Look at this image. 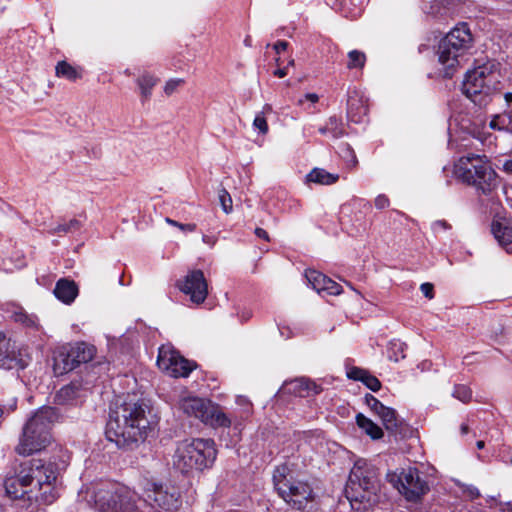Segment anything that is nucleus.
Listing matches in <instances>:
<instances>
[{
    "label": "nucleus",
    "mask_w": 512,
    "mask_h": 512,
    "mask_svg": "<svg viewBox=\"0 0 512 512\" xmlns=\"http://www.w3.org/2000/svg\"><path fill=\"white\" fill-rule=\"evenodd\" d=\"M60 467L56 462L47 463L40 459H32L21 464V469L15 477L5 480L6 493L13 499L27 498L49 505L59 496L57 478Z\"/></svg>",
    "instance_id": "nucleus-1"
},
{
    "label": "nucleus",
    "mask_w": 512,
    "mask_h": 512,
    "mask_svg": "<svg viewBox=\"0 0 512 512\" xmlns=\"http://www.w3.org/2000/svg\"><path fill=\"white\" fill-rule=\"evenodd\" d=\"M152 431L145 416V405L132 399H117L110 407L105 435L121 449H132Z\"/></svg>",
    "instance_id": "nucleus-2"
},
{
    "label": "nucleus",
    "mask_w": 512,
    "mask_h": 512,
    "mask_svg": "<svg viewBox=\"0 0 512 512\" xmlns=\"http://www.w3.org/2000/svg\"><path fill=\"white\" fill-rule=\"evenodd\" d=\"M380 480L374 465L364 459L355 462L344 494L353 510H367L379 502Z\"/></svg>",
    "instance_id": "nucleus-3"
},
{
    "label": "nucleus",
    "mask_w": 512,
    "mask_h": 512,
    "mask_svg": "<svg viewBox=\"0 0 512 512\" xmlns=\"http://www.w3.org/2000/svg\"><path fill=\"white\" fill-rule=\"evenodd\" d=\"M58 419L57 410L44 406L35 411L25 422L15 452L29 456L45 449L53 439L52 427Z\"/></svg>",
    "instance_id": "nucleus-4"
},
{
    "label": "nucleus",
    "mask_w": 512,
    "mask_h": 512,
    "mask_svg": "<svg viewBox=\"0 0 512 512\" xmlns=\"http://www.w3.org/2000/svg\"><path fill=\"white\" fill-rule=\"evenodd\" d=\"M216 457L217 450L213 439H186L177 445L173 465L181 473L203 471L213 466Z\"/></svg>",
    "instance_id": "nucleus-5"
},
{
    "label": "nucleus",
    "mask_w": 512,
    "mask_h": 512,
    "mask_svg": "<svg viewBox=\"0 0 512 512\" xmlns=\"http://www.w3.org/2000/svg\"><path fill=\"white\" fill-rule=\"evenodd\" d=\"M500 73L494 63H486L466 73L462 85L463 93L476 105L486 106L491 95L498 90Z\"/></svg>",
    "instance_id": "nucleus-6"
},
{
    "label": "nucleus",
    "mask_w": 512,
    "mask_h": 512,
    "mask_svg": "<svg viewBox=\"0 0 512 512\" xmlns=\"http://www.w3.org/2000/svg\"><path fill=\"white\" fill-rule=\"evenodd\" d=\"M458 177L484 195L489 194L496 186V172L485 155L468 154L462 156L456 165Z\"/></svg>",
    "instance_id": "nucleus-7"
},
{
    "label": "nucleus",
    "mask_w": 512,
    "mask_h": 512,
    "mask_svg": "<svg viewBox=\"0 0 512 512\" xmlns=\"http://www.w3.org/2000/svg\"><path fill=\"white\" fill-rule=\"evenodd\" d=\"M273 482L279 496L293 509L305 511L312 507L316 495L308 481L295 478L290 473L285 474L283 467L275 470Z\"/></svg>",
    "instance_id": "nucleus-8"
},
{
    "label": "nucleus",
    "mask_w": 512,
    "mask_h": 512,
    "mask_svg": "<svg viewBox=\"0 0 512 512\" xmlns=\"http://www.w3.org/2000/svg\"><path fill=\"white\" fill-rule=\"evenodd\" d=\"M137 495L128 487L105 484L94 492L95 508L99 512H138Z\"/></svg>",
    "instance_id": "nucleus-9"
},
{
    "label": "nucleus",
    "mask_w": 512,
    "mask_h": 512,
    "mask_svg": "<svg viewBox=\"0 0 512 512\" xmlns=\"http://www.w3.org/2000/svg\"><path fill=\"white\" fill-rule=\"evenodd\" d=\"M182 407L186 414L213 428H228L232 424V419L221 410L219 405L210 400L191 397L183 401Z\"/></svg>",
    "instance_id": "nucleus-10"
},
{
    "label": "nucleus",
    "mask_w": 512,
    "mask_h": 512,
    "mask_svg": "<svg viewBox=\"0 0 512 512\" xmlns=\"http://www.w3.org/2000/svg\"><path fill=\"white\" fill-rule=\"evenodd\" d=\"M95 352V347L85 342H76L61 347L54 356L53 369L55 374H65L74 370L80 364L91 361Z\"/></svg>",
    "instance_id": "nucleus-11"
},
{
    "label": "nucleus",
    "mask_w": 512,
    "mask_h": 512,
    "mask_svg": "<svg viewBox=\"0 0 512 512\" xmlns=\"http://www.w3.org/2000/svg\"><path fill=\"white\" fill-rule=\"evenodd\" d=\"M387 478L408 501H418L429 491L427 482L420 477L417 468L409 467L399 472L388 473Z\"/></svg>",
    "instance_id": "nucleus-12"
},
{
    "label": "nucleus",
    "mask_w": 512,
    "mask_h": 512,
    "mask_svg": "<svg viewBox=\"0 0 512 512\" xmlns=\"http://www.w3.org/2000/svg\"><path fill=\"white\" fill-rule=\"evenodd\" d=\"M162 365L165 372L174 378H186L197 368V363L184 358L170 344H162Z\"/></svg>",
    "instance_id": "nucleus-13"
},
{
    "label": "nucleus",
    "mask_w": 512,
    "mask_h": 512,
    "mask_svg": "<svg viewBox=\"0 0 512 512\" xmlns=\"http://www.w3.org/2000/svg\"><path fill=\"white\" fill-rule=\"evenodd\" d=\"M179 289L190 301L199 305L205 301L208 295V284L201 270H192L187 273L184 280L179 284Z\"/></svg>",
    "instance_id": "nucleus-14"
},
{
    "label": "nucleus",
    "mask_w": 512,
    "mask_h": 512,
    "mask_svg": "<svg viewBox=\"0 0 512 512\" xmlns=\"http://www.w3.org/2000/svg\"><path fill=\"white\" fill-rule=\"evenodd\" d=\"M26 366L27 362L22 358L15 343H12L3 332H0V368L19 370Z\"/></svg>",
    "instance_id": "nucleus-15"
},
{
    "label": "nucleus",
    "mask_w": 512,
    "mask_h": 512,
    "mask_svg": "<svg viewBox=\"0 0 512 512\" xmlns=\"http://www.w3.org/2000/svg\"><path fill=\"white\" fill-rule=\"evenodd\" d=\"M446 51L443 48V40L439 42L437 49L438 62L442 66V74L445 78H451L456 72L460 65L461 59L464 57L466 52L458 49L457 47H446Z\"/></svg>",
    "instance_id": "nucleus-16"
},
{
    "label": "nucleus",
    "mask_w": 512,
    "mask_h": 512,
    "mask_svg": "<svg viewBox=\"0 0 512 512\" xmlns=\"http://www.w3.org/2000/svg\"><path fill=\"white\" fill-rule=\"evenodd\" d=\"M443 48L457 47L458 49L467 53L472 46V34L467 23H460L455 26L447 35L442 39Z\"/></svg>",
    "instance_id": "nucleus-17"
},
{
    "label": "nucleus",
    "mask_w": 512,
    "mask_h": 512,
    "mask_svg": "<svg viewBox=\"0 0 512 512\" xmlns=\"http://www.w3.org/2000/svg\"><path fill=\"white\" fill-rule=\"evenodd\" d=\"M305 277L311 287L318 293L326 292L328 295H339L342 292L340 284L317 270L307 269Z\"/></svg>",
    "instance_id": "nucleus-18"
},
{
    "label": "nucleus",
    "mask_w": 512,
    "mask_h": 512,
    "mask_svg": "<svg viewBox=\"0 0 512 512\" xmlns=\"http://www.w3.org/2000/svg\"><path fill=\"white\" fill-rule=\"evenodd\" d=\"M7 317L16 323L30 329H39L38 318L34 314H28L22 307L16 304H7L5 308Z\"/></svg>",
    "instance_id": "nucleus-19"
},
{
    "label": "nucleus",
    "mask_w": 512,
    "mask_h": 512,
    "mask_svg": "<svg viewBox=\"0 0 512 512\" xmlns=\"http://www.w3.org/2000/svg\"><path fill=\"white\" fill-rule=\"evenodd\" d=\"M55 297L65 304H71L78 296L77 284L68 278H61L56 282L54 288Z\"/></svg>",
    "instance_id": "nucleus-20"
},
{
    "label": "nucleus",
    "mask_w": 512,
    "mask_h": 512,
    "mask_svg": "<svg viewBox=\"0 0 512 512\" xmlns=\"http://www.w3.org/2000/svg\"><path fill=\"white\" fill-rule=\"evenodd\" d=\"M347 377L349 379L361 381L373 392H376L381 388V382L378 380V378L370 374V372L366 369L352 367L347 371Z\"/></svg>",
    "instance_id": "nucleus-21"
},
{
    "label": "nucleus",
    "mask_w": 512,
    "mask_h": 512,
    "mask_svg": "<svg viewBox=\"0 0 512 512\" xmlns=\"http://www.w3.org/2000/svg\"><path fill=\"white\" fill-rule=\"evenodd\" d=\"M368 113V107L357 94L350 95L347 100V114L352 122L361 123Z\"/></svg>",
    "instance_id": "nucleus-22"
},
{
    "label": "nucleus",
    "mask_w": 512,
    "mask_h": 512,
    "mask_svg": "<svg viewBox=\"0 0 512 512\" xmlns=\"http://www.w3.org/2000/svg\"><path fill=\"white\" fill-rule=\"evenodd\" d=\"M143 501L153 510L160 512V503L158 502V494L160 486L157 482L144 479L143 483Z\"/></svg>",
    "instance_id": "nucleus-23"
},
{
    "label": "nucleus",
    "mask_w": 512,
    "mask_h": 512,
    "mask_svg": "<svg viewBox=\"0 0 512 512\" xmlns=\"http://www.w3.org/2000/svg\"><path fill=\"white\" fill-rule=\"evenodd\" d=\"M491 231L498 241V243L510 252V245L512 244V226L508 223L493 222Z\"/></svg>",
    "instance_id": "nucleus-24"
},
{
    "label": "nucleus",
    "mask_w": 512,
    "mask_h": 512,
    "mask_svg": "<svg viewBox=\"0 0 512 512\" xmlns=\"http://www.w3.org/2000/svg\"><path fill=\"white\" fill-rule=\"evenodd\" d=\"M377 416L381 419L385 429L389 432H397L402 423L398 418L396 410L385 405L381 408Z\"/></svg>",
    "instance_id": "nucleus-25"
},
{
    "label": "nucleus",
    "mask_w": 512,
    "mask_h": 512,
    "mask_svg": "<svg viewBox=\"0 0 512 512\" xmlns=\"http://www.w3.org/2000/svg\"><path fill=\"white\" fill-rule=\"evenodd\" d=\"M306 180L320 185H331L339 180V174L330 173L323 168H314L307 174Z\"/></svg>",
    "instance_id": "nucleus-26"
},
{
    "label": "nucleus",
    "mask_w": 512,
    "mask_h": 512,
    "mask_svg": "<svg viewBox=\"0 0 512 512\" xmlns=\"http://www.w3.org/2000/svg\"><path fill=\"white\" fill-rule=\"evenodd\" d=\"M356 423L373 440L380 439L384 435L382 429L362 413L356 415Z\"/></svg>",
    "instance_id": "nucleus-27"
},
{
    "label": "nucleus",
    "mask_w": 512,
    "mask_h": 512,
    "mask_svg": "<svg viewBox=\"0 0 512 512\" xmlns=\"http://www.w3.org/2000/svg\"><path fill=\"white\" fill-rule=\"evenodd\" d=\"M319 133L329 135L335 139L344 136L345 128L341 118L337 116L329 117L325 125L319 128Z\"/></svg>",
    "instance_id": "nucleus-28"
},
{
    "label": "nucleus",
    "mask_w": 512,
    "mask_h": 512,
    "mask_svg": "<svg viewBox=\"0 0 512 512\" xmlns=\"http://www.w3.org/2000/svg\"><path fill=\"white\" fill-rule=\"evenodd\" d=\"M290 385V390L300 397L308 396L310 391L314 394H318L321 391V388L318 385L306 378L296 379L292 381Z\"/></svg>",
    "instance_id": "nucleus-29"
},
{
    "label": "nucleus",
    "mask_w": 512,
    "mask_h": 512,
    "mask_svg": "<svg viewBox=\"0 0 512 512\" xmlns=\"http://www.w3.org/2000/svg\"><path fill=\"white\" fill-rule=\"evenodd\" d=\"M181 503L180 491L177 488L173 487L171 491L162 493V509L173 512L178 510Z\"/></svg>",
    "instance_id": "nucleus-30"
},
{
    "label": "nucleus",
    "mask_w": 512,
    "mask_h": 512,
    "mask_svg": "<svg viewBox=\"0 0 512 512\" xmlns=\"http://www.w3.org/2000/svg\"><path fill=\"white\" fill-rule=\"evenodd\" d=\"M137 84L140 89L141 100L144 103L150 98L152 90L157 84V78L144 73L138 78Z\"/></svg>",
    "instance_id": "nucleus-31"
},
{
    "label": "nucleus",
    "mask_w": 512,
    "mask_h": 512,
    "mask_svg": "<svg viewBox=\"0 0 512 512\" xmlns=\"http://www.w3.org/2000/svg\"><path fill=\"white\" fill-rule=\"evenodd\" d=\"M407 345L397 339L391 340L387 347V357L389 360L399 362L406 357Z\"/></svg>",
    "instance_id": "nucleus-32"
},
{
    "label": "nucleus",
    "mask_w": 512,
    "mask_h": 512,
    "mask_svg": "<svg viewBox=\"0 0 512 512\" xmlns=\"http://www.w3.org/2000/svg\"><path fill=\"white\" fill-rule=\"evenodd\" d=\"M56 75L70 81H75L81 77V74L77 71V69L66 61L58 62L56 65Z\"/></svg>",
    "instance_id": "nucleus-33"
},
{
    "label": "nucleus",
    "mask_w": 512,
    "mask_h": 512,
    "mask_svg": "<svg viewBox=\"0 0 512 512\" xmlns=\"http://www.w3.org/2000/svg\"><path fill=\"white\" fill-rule=\"evenodd\" d=\"M81 228V223L77 219H71L67 223H61L56 225L55 227L48 230V233L51 235L61 234V233H71L79 230Z\"/></svg>",
    "instance_id": "nucleus-34"
},
{
    "label": "nucleus",
    "mask_w": 512,
    "mask_h": 512,
    "mask_svg": "<svg viewBox=\"0 0 512 512\" xmlns=\"http://www.w3.org/2000/svg\"><path fill=\"white\" fill-rule=\"evenodd\" d=\"M366 63V55L359 50H352L348 53V69H362Z\"/></svg>",
    "instance_id": "nucleus-35"
},
{
    "label": "nucleus",
    "mask_w": 512,
    "mask_h": 512,
    "mask_svg": "<svg viewBox=\"0 0 512 512\" xmlns=\"http://www.w3.org/2000/svg\"><path fill=\"white\" fill-rule=\"evenodd\" d=\"M452 395L461 402L468 403L472 398V391L467 385L458 384L455 385Z\"/></svg>",
    "instance_id": "nucleus-36"
},
{
    "label": "nucleus",
    "mask_w": 512,
    "mask_h": 512,
    "mask_svg": "<svg viewBox=\"0 0 512 512\" xmlns=\"http://www.w3.org/2000/svg\"><path fill=\"white\" fill-rule=\"evenodd\" d=\"M77 394V390L73 385H68L60 389L56 398L59 403H66L72 400Z\"/></svg>",
    "instance_id": "nucleus-37"
},
{
    "label": "nucleus",
    "mask_w": 512,
    "mask_h": 512,
    "mask_svg": "<svg viewBox=\"0 0 512 512\" xmlns=\"http://www.w3.org/2000/svg\"><path fill=\"white\" fill-rule=\"evenodd\" d=\"M186 81L183 78H171L164 85V92L170 96L183 87Z\"/></svg>",
    "instance_id": "nucleus-38"
},
{
    "label": "nucleus",
    "mask_w": 512,
    "mask_h": 512,
    "mask_svg": "<svg viewBox=\"0 0 512 512\" xmlns=\"http://www.w3.org/2000/svg\"><path fill=\"white\" fill-rule=\"evenodd\" d=\"M219 201L226 214L232 212V198L226 189H221L219 191Z\"/></svg>",
    "instance_id": "nucleus-39"
},
{
    "label": "nucleus",
    "mask_w": 512,
    "mask_h": 512,
    "mask_svg": "<svg viewBox=\"0 0 512 512\" xmlns=\"http://www.w3.org/2000/svg\"><path fill=\"white\" fill-rule=\"evenodd\" d=\"M364 402L376 415H378L381 408L384 406V404H382L376 397L369 393L365 395Z\"/></svg>",
    "instance_id": "nucleus-40"
},
{
    "label": "nucleus",
    "mask_w": 512,
    "mask_h": 512,
    "mask_svg": "<svg viewBox=\"0 0 512 512\" xmlns=\"http://www.w3.org/2000/svg\"><path fill=\"white\" fill-rule=\"evenodd\" d=\"M165 222L169 225L177 227L183 233L194 232L197 228L196 224H194V223L183 224V223H179L169 217L165 218Z\"/></svg>",
    "instance_id": "nucleus-41"
},
{
    "label": "nucleus",
    "mask_w": 512,
    "mask_h": 512,
    "mask_svg": "<svg viewBox=\"0 0 512 512\" xmlns=\"http://www.w3.org/2000/svg\"><path fill=\"white\" fill-rule=\"evenodd\" d=\"M253 126L257 129L261 134H266L268 132V124L266 117L263 114H256Z\"/></svg>",
    "instance_id": "nucleus-42"
},
{
    "label": "nucleus",
    "mask_w": 512,
    "mask_h": 512,
    "mask_svg": "<svg viewBox=\"0 0 512 512\" xmlns=\"http://www.w3.org/2000/svg\"><path fill=\"white\" fill-rule=\"evenodd\" d=\"M236 403L243 407V414L245 417H248L251 413L252 404L250 401L244 396H238L236 399Z\"/></svg>",
    "instance_id": "nucleus-43"
},
{
    "label": "nucleus",
    "mask_w": 512,
    "mask_h": 512,
    "mask_svg": "<svg viewBox=\"0 0 512 512\" xmlns=\"http://www.w3.org/2000/svg\"><path fill=\"white\" fill-rule=\"evenodd\" d=\"M494 501V507H496L500 512H512V501H498L494 497L492 498Z\"/></svg>",
    "instance_id": "nucleus-44"
},
{
    "label": "nucleus",
    "mask_w": 512,
    "mask_h": 512,
    "mask_svg": "<svg viewBox=\"0 0 512 512\" xmlns=\"http://www.w3.org/2000/svg\"><path fill=\"white\" fill-rule=\"evenodd\" d=\"M389 204H390L389 198L384 194H380L375 198V207L377 209H380V210L385 209L389 206Z\"/></svg>",
    "instance_id": "nucleus-45"
},
{
    "label": "nucleus",
    "mask_w": 512,
    "mask_h": 512,
    "mask_svg": "<svg viewBox=\"0 0 512 512\" xmlns=\"http://www.w3.org/2000/svg\"><path fill=\"white\" fill-rule=\"evenodd\" d=\"M305 101H309L311 104H315L319 101V96L316 93H306L302 98L297 100V104L302 106Z\"/></svg>",
    "instance_id": "nucleus-46"
},
{
    "label": "nucleus",
    "mask_w": 512,
    "mask_h": 512,
    "mask_svg": "<svg viewBox=\"0 0 512 512\" xmlns=\"http://www.w3.org/2000/svg\"><path fill=\"white\" fill-rule=\"evenodd\" d=\"M420 290H421V292L423 293V295L426 298H428V299L434 298V286H433V284L428 283V282L423 283L420 286Z\"/></svg>",
    "instance_id": "nucleus-47"
},
{
    "label": "nucleus",
    "mask_w": 512,
    "mask_h": 512,
    "mask_svg": "<svg viewBox=\"0 0 512 512\" xmlns=\"http://www.w3.org/2000/svg\"><path fill=\"white\" fill-rule=\"evenodd\" d=\"M432 229L434 232L449 230L451 229V225L446 220H437L432 223Z\"/></svg>",
    "instance_id": "nucleus-48"
},
{
    "label": "nucleus",
    "mask_w": 512,
    "mask_h": 512,
    "mask_svg": "<svg viewBox=\"0 0 512 512\" xmlns=\"http://www.w3.org/2000/svg\"><path fill=\"white\" fill-rule=\"evenodd\" d=\"M288 45V42L280 40L273 45V49L277 54H280L287 49Z\"/></svg>",
    "instance_id": "nucleus-49"
},
{
    "label": "nucleus",
    "mask_w": 512,
    "mask_h": 512,
    "mask_svg": "<svg viewBox=\"0 0 512 512\" xmlns=\"http://www.w3.org/2000/svg\"><path fill=\"white\" fill-rule=\"evenodd\" d=\"M502 169L504 172H506L507 174H511L512 175V157L509 158V159H506L503 164H502Z\"/></svg>",
    "instance_id": "nucleus-50"
},
{
    "label": "nucleus",
    "mask_w": 512,
    "mask_h": 512,
    "mask_svg": "<svg viewBox=\"0 0 512 512\" xmlns=\"http://www.w3.org/2000/svg\"><path fill=\"white\" fill-rule=\"evenodd\" d=\"M255 234H256L257 237H259V238H261V239H263L265 241H269L270 240L267 231L262 229V228H256L255 229Z\"/></svg>",
    "instance_id": "nucleus-51"
},
{
    "label": "nucleus",
    "mask_w": 512,
    "mask_h": 512,
    "mask_svg": "<svg viewBox=\"0 0 512 512\" xmlns=\"http://www.w3.org/2000/svg\"><path fill=\"white\" fill-rule=\"evenodd\" d=\"M288 74V71H287V67H284V68H278L277 70L274 71V75L279 77V78H283L285 77L286 75Z\"/></svg>",
    "instance_id": "nucleus-52"
},
{
    "label": "nucleus",
    "mask_w": 512,
    "mask_h": 512,
    "mask_svg": "<svg viewBox=\"0 0 512 512\" xmlns=\"http://www.w3.org/2000/svg\"><path fill=\"white\" fill-rule=\"evenodd\" d=\"M468 493L472 499L478 498L480 496L478 488L473 486L468 489Z\"/></svg>",
    "instance_id": "nucleus-53"
},
{
    "label": "nucleus",
    "mask_w": 512,
    "mask_h": 512,
    "mask_svg": "<svg viewBox=\"0 0 512 512\" xmlns=\"http://www.w3.org/2000/svg\"><path fill=\"white\" fill-rule=\"evenodd\" d=\"M202 240L204 243H206L210 246H213L216 242V239L213 236H209V235H203Z\"/></svg>",
    "instance_id": "nucleus-54"
},
{
    "label": "nucleus",
    "mask_w": 512,
    "mask_h": 512,
    "mask_svg": "<svg viewBox=\"0 0 512 512\" xmlns=\"http://www.w3.org/2000/svg\"><path fill=\"white\" fill-rule=\"evenodd\" d=\"M504 99H505L507 107H511L512 106V92L505 93Z\"/></svg>",
    "instance_id": "nucleus-55"
},
{
    "label": "nucleus",
    "mask_w": 512,
    "mask_h": 512,
    "mask_svg": "<svg viewBox=\"0 0 512 512\" xmlns=\"http://www.w3.org/2000/svg\"><path fill=\"white\" fill-rule=\"evenodd\" d=\"M251 316H252L251 311L245 310L241 313L240 318H241V321H247L251 318Z\"/></svg>",
    "instance_id": "nucleus-56"
},
{
    "label": "nucleus",
    "mask_w": 512,
    "mask_h": 512,
    "mask_svg": "<svg viewBox=\"0 0 512 512\" xmlns=\"http://www.w3.org/2000/svg\"><path fill=\"white\" fill-rule=\"evenodd\" d=\"M272 112V106L270 104H265L263 106V109L261 112H259L258 114H263L264 116H266L267 114H270Z\"/></svg>",
    "instance_id": "nucleus-57"
},
{
    "label": "nucleus",
    "mask_w": 512,
    "mask_h": 512,
    "mask_svg": "<svg viewBox=\"0 0 512 512\" xmlns=\"http://www.w3.org/2000/svg\"><path fill=\"white\" fill-rule=\"evenodd\" d=\"M460 432L462 435H466L469 432V426L466 423L461 424Z\"/></svg>",
    "instance_id": "nucleus-58"
},
{
    "label": "nucleus",
    "mask_w": 512,
    "mask_h": 512,
    "mask_svg": "<svg viewBox=\"0 0 512 512\" xmlns=\"http://www.w3.org/2000/svg\"><path fill=\"white\" fill-rule=\"evenodd\" d=\"M160 363H161V360H160V347H158V349H157V356H156V359H155V364H156V366L160 367Z\"/></svg>",
    "instance_id": "nucleus-59"
},
{
    "label": "nucleus",
    "mask_w": 512,
    "mask_h": 512,
    "mask_svg": "<svg viewBox=\"0 0 512 512\" xmlns=\"http://www.w3.org/2000/svg\"><path fill=\"white\" fill-rule=\"evenodd\" d=\"M476 446L478 449H483L485 447V442L482 440H479L476 442Z\"/></svg>",
    "instance_id": "nucleus-60"
},
{
    "label": "nucleus",
    "mask_w": 512,
    "mask_h": 512,
    "mask_svg": "<svg viewBox=\"0 0 512 512\" xmlns=\"http://www.w3.org/2000/svg\"><path fill=\"white\" fill-rule=\"evenodd\" d=\"M507 116L510 120V124H512V106L508 107Z\"/></svg>",
    "instance_id": "nucleus-61"
},
{
    "label": "nucleus",
    "mask_w": 512,
    "mask_h": 512,
    "mask_svg": "<svg viewBox=\"0 0 512 512\" xmlns=\"http://www.w3.org/2000/svg\"><path fill=\"white\" fill-rule=\"evenodd\" d=\"M357 164V159H356V156L353 155V166H355Z\"/></svg>",
    "instance_id": "nucleus-62"
},
{
    "label": "nucleus",
    "mask_w": 512,
    "mask_h": 512,
    "mask_svg": "<svg viewBox=\"0 0 512 512\" xmlns=\"http://www.w3.org/2000/svg\"><path fill=\"white\" fill-rule=\"evenodd\" d=\"M490 126H491L492 128H494V127H495V122H494V121H491Z\"/></svg>",
    "instance_id": "nucleus-63"
},
{
    "label": "nucleus",
    "mask_w": 512,
    "mask_h": 512,
    "mask_svg": "<svg viewBox=\"0 0 512 512\" xmlns=\"http://www.w3.org/2000/svg\"><path fill=\"white\" fill-rule=\"evenodd\" d=\"M293 64H294V60L292 59L289 61V65H293Z\"/></svg>",
    "instance_id": "nucleus-64"
}]
</instances>
